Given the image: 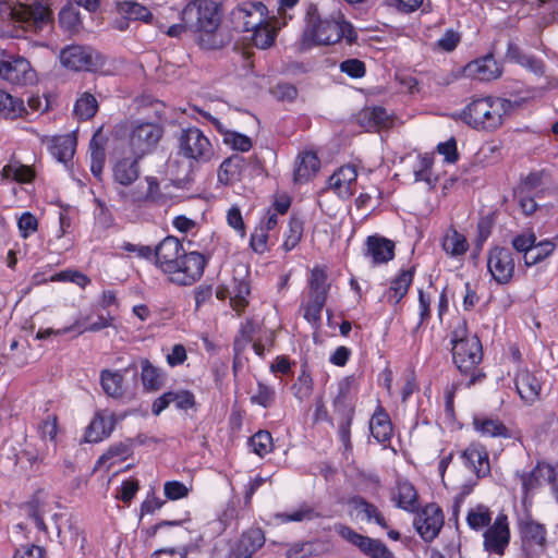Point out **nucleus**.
Returning <instances> with one entry per match:
<instances>
[{"mask_svg": "<svg viewBox=\"0 0 558 558\" xmlns=\"http://www.w3.org/2000/svg\"><path fill=\"white\" fill-rule=\"evenodd\" d=\"M555 250V244L549 240L535 243L533 251L525 258V266L536 265L548 257Z\"/></svg>", "mask_w": 558, "mask_h": 558, "instance_id": "nucleus-53", "label": "nucleus"}, {"mask_svg": "<svg viewBox=\"0 0 558 558\" xmlns=\"http://www.w3.org/2000/svg\"><path fill=\"white\" fill-rule=\"evenodd\" d=\"M510 107V101L505 98H474L463 108L459 118L474 130L492 132L502 125Z\"/></svg>", "mask_w": 558, "mask_h": 558, "instance_id": "nucleus-5", "label": "nucleus"}, {"mask_svg": "<svg viewBox=\"0 0 558 558\" xmlns=\"http://www.w3.org/2000/svg\"><path fill=\"white\" fill-rule=\"evenodd\" d=\"M132 453V444L130 440L120 441L108 448V450L99 458L98 463L117 458L121 461L126 460Z\"/></svg>", "mask_w": 558, "mask_h": 558, "instance_id": "nucleus-55", "label": "nucleus"}, {"mask_svg": "<svg viewBox=\"0 0 558 558\" xmlns=\"http://www.w3.org/2000/svg\"><path fill=\"white\" fill-rule=\"evenodd\" d=\"M251 32V39L254 46L259 49H267L275 43L276 32L266 19H264L259 26L254 27Z\"/></svg>", "mask_w": 558, "mask_h": 558, "instance_id": "nucleus-46", "label": "nucleus"}, {"mask_svg": "<svg viewBox=\"0 0 558 558\" xmlns=\"http://www.w3.org/2000/svg\"><path fill=\"white\" fill-rule=\"evenodd\" d=\"M444 525L441 509L435 504H428L414 519V526L425 542L434 541Z\"/></svg>", "mask_w": 558, "mask_h": 558, "instance_id": "nucleus-14", "label": "nucleus"}, {"mask_svg": "<svg viewBox=\"0 0 558 558\" xmlns=\"http://www.w3.org/2000/svg\"><path fill=\"white\" fill-rule=\"evenodd\" d=\"M360 120L367 128H388L391 124L389 113L384 107L379 106L363 110Z\"/></svg>", "mask_w": 558, "mask_h": 558, "instance_id": "nucleus-41", "label": "nucleus"}, {"mask_svg": "<svg viewBox=\"0 0 558 558\" xmlns=\"http://www.w3.org/2000/svg\"><path fill=\"white\" fill-rule=\"evenodd\" d=\"M230 305L238 313H242L248 305L247 296L251 293V287L246 279L233 278L231 286Z\"/></svg>", "mask_w": 558, "mask_h": 558, "instance_id": "nucleus-37", "label": "nucleus"}, {"mask_svg": "<svg viewBox=\"0 0 558 558\" xmlns=\"http://www.w3.org/2000/svg\"><path fill=\"white\" fill-rule=\"evenodd\" d=\"M274 97L281 101H293L298 97V89L290 83H279L272 89Z\"/></svg>", "mask_w": 558, "mask_h": 558, "instance_id": "nucleus-64", "label": "nucleus"}, {"mask_svg": "<svg viewBox=\"0 0 558 558\" xmlns=\"http://www.w3.org/2000/svg\"><path fill=\"white\" fill-rule=\"evenodd\" d=\"M348 505L357 512V517L361 515V519L365 520L367 523L374 522L383 529L388 527L387 520L383 512L376 505L367 501L364 497L359 495L353 496L349 498Z\"/></svg>", "mask_w": 558, "mask_h": 558, "instance_id": "nucleus-23", "label": "nucleus"}, {"mask_svg": "<svg viewBox=\"0 0 558 558\" xmlns=\"http://www.w3.org/2000/svg\"><path fill=\"white\" fill-rule=\"evenodd\" d=\"M508 517L500 512L483 533V547L489 554L502 556L510 544Z\"/></svg>", "mask_w": 558, "mask_h": 558, "instance_id": "nucleus-13", "label": "nucleus"}, {"mask_svg": "<svg viewBox=\"0 0 558 558\" xmlns=\"http://www.w3.org/2000/svg\"><path fill=\"white\" fill-rule=\"evenodd\" d=\"M536 243V235L533 232L530 233H521L515 235L512 241V247L518 252L523 254V259L525 260L526 256L533 251Z\"/></svg>", "mask_w": 558, "mask_h": 558, "instance_id": "nucleus-57", "label": "nucleus"}, {"mask_svg": "<svg viewBox=\"0 0 558 558\" xmlns=\"http://www.w3.org/2000/svg\"><path fill=\"white\" fill-rule=\"evenodd\" d=\"M303 235V221L299 217L292 216L289 219L288 231L282 244L286 252L292 251L301 241Z\"/></svg>", "mask_w": 558, "mask_h": 558, "instance_id": "nucleus-50", "label": "nucleus"}, {"mask_svg": "<svg viewBox=\"0 0 558 558\" xmlns=\"http://www.w3.org/2000/svg\"><path fill=\"white\" fill-rule=\"evenodd\" d=\"M117 8L119 13L128 20L148 22L153 17L151 12L146 7L135 1L125 0L118 2Z\"/></svg>", "mask_w": 558, "mask_h": 558, "instance_id": "nucleus-43", "label": "nucleus"}, {"mask_svg": "<svg viewBox=\"0 0 558 558\" xmlns=\"http://www.w3.org/2000/svg\"><path fill=\"white\" fill-rule=\"evenodd\" d=\"M267 8L262 2L246 1L238 4L229 15L234 31L239 33L251 32L267 16Z\"/></svg>", "mask_w": 558, "mask_h": 558, "instance_id": "nucleus-9", "label": "nucleus"}, {"mask_svg": "<svg viewBox=\"0 0 558 558\" xmlns=\"http://www.w3.org/2000/svg\"><path fill=\"white\" fill-rule=\"evenodd\" d=\"M450 342L453 363L461 374L470 376L468 387L485 377L478 368L483 360L481 340L476 335L469 333L465 319H459L453 326Z\"/></svg>", "mask_w": 558, "mask_h": 558, "instance_id": "nucleus-4", "label": "nucleus"}, {"mask_svg": "<svg viewBox=\"0 0 558 558\" xmlns=\"http://www.w3.org/2000/svg\"><path fill=\"white\" fill-rule=\"evenodd\" d=\"M165 496L170 500H178L189 495V488L179 481H169L163 485Z\"/></svg>", "mask_w": 558, "mask_h": 558, "instance_id": "nucleus-61", "label": "nucleus"}, {"mask_svg": "<svg viewBox=\"0 0 558 558\" xmlns=\"http://www.w3.org/2000/svg\"><path fill=\"white\" fill-rule=\"evenodd\" d=\"M76 140L71 135L57 136L52 138L49 150L60 162H68L75 153Z\"/></svg>", "mask_w": 558, "mask_h": 558, "instance_id": "nucleus-34", "label": "nucleus"}, {"mask_svg": "<svg viewBox=\"0 0 558 558\" xmlns=\"http://www.w3.org/2000/svg\"><path fill=\"white\" fill-rule=\"evenodd\" d=\"M15 14L25 29L34 33L43 31L53 21L49 0H34L33 4L22 5L21 10Z\"/></svg>", "mask_w": 558, "mask_h": 558, "instance_id": "nucleus-12", "label": "nucleus"}, {"mask_svg": "<svg viewBox=\"0 0 558 558\" xmlns=\"http://www.w3.org/2000/svg\"><path fill=\"white\" fill-rule=\"evenodd\" d=\"M98 108L99 106L96 97L93 94L85 92L76 99L73 113L78 120L87 121L95 117Z\"/></svg>", "mask_w": 558, "mask_h": 558, "instance_id": "nucleus-40", "label": "nucleus"}, {"mask_svg": "<svg viewBox=\"0 0 558 558\" xmlns=\"http://www.w3.org/2000/svg\"><path fill=\"white\" fill-rule=\"evenodd\" d=\"M441 245L444 251L452 257L463 255L469 248L466 238L456 229H449L446 232Z\"/></svg>", "mask_w": 558, "mask_h": 558, "instance_id": "nucleus-38", "label": "nucleus"}, {"mask_svg": "<svg viewBox=\"0 0 558 558\" xmlns=\"http://www.w3.org/2000/svg\"><path fill=\"white\" fill-rule=\"evenodd\" d=\"M253 452L263 458L272 450V437L267 430H258L248 440Z\"/></svg>", "mask_w": 558, "mask_h": 558, "instance_id": "nucleus-51", "label": "nucleus"}, {"mask_svg": "<svg viewBox=\"0 0 558 558\" xmlns=\"http://www.w3.org/2000/svg\"><path fill=\"white\" fill-rule=\"evenodd\" d=\"M313 389V378L307 371L306 364H303L301 374L298 376L295 383L291 386L292 393L300 402H303L312 396Z\"/></svg>", "mask_w": 558, "mask_h": 558, "instance_id": "nucleus-42", "label": "nucleus"}, {"mask_svg": "<svg viewBox=\"0 0 558 558\" xmlns=\"http://www.w3.org/2000/svg\"><path fill=\"white\" fill-rule=\"evenodd\" d=\"M461 457L477 477H484L490 473L488 453L484 449L471 446L462 452Z\"/></svg>", "mask_w": 558, "mask_h": 558, "instance_id": "nucleus-25", "label": "nucleus"}, {"mask_svg": "<svg viewBox=\"0 0 558 558\" xmlns=\"http://www.w3.org/2000/svg\"><path fill=\"white\" fill-rule=\"evenodd\" d=\"M335 409L345 414H349V411H353L352 402L350 398V383L348 379H343L338 385V393L333 399Z\"/></svg>", "mask_w": 558, "mask_h": 558, "instance_id": "nucleus-52", "label": "nucleus"}, {"mask_svg": "<svg viewBox=\"0 0 558 558\" xmlns=\"http://www.w3.org/2000/svg\"><path fill=\"white\" fill-rule=\"evenodd\" d=\"M514 385L520 398L526 403H534L539 399L542 383L535 373L520 369L514 378Z\"/></svg>", "mask_w": 558, "mask_h": 558, "instance_id": "nucleus-20", "label": "nucleus"}, {"mask_svg": "<svg viewBox=\"0 0 558 558\" xmlns=\"http://www.w3.org/2000/svg\"><path fill=\"white\" fill-rule=\"evenodd\" d=\"M330 284L327 283V274L320 267H315L311 271L308 279V289H318L324 292H329Z\"/></svg>", "mask_w": 558, "mask_h": 558, "instance_id": "nucleus-63", "label": "nucleus"}, {"mask_svg": "<svg viewBox=\"0 0 558 558\" xmlns=\"http://www.w3.org/2000/svg\"><path fill=\"white\" fill-rule=\"evenodd\" d=\"M23 509L26 515L35 522L37 529L46 533L47 525L44 522L46 505L40 498L37 495L33 496L32 499L23 506Z\"/></svg>", "mask_w": 558, "mask_h": 558, "instance_id": "nucleus-47", "label": "nucleus"}, {"mask_svg": "<svg viewBox=\"0 0 558 558\" xmlns=\"http://www.w3.org/2000/svg\"><path fill=\"white\" fill-rule=\"evenodd\" d=\"M169 172L172 175L171 181L179 189H189L193 178V162L172 160L168 165Z\"/></svg>", "mask_w": 558, "mask_h": 558, "instance_id": "nucleus-33", "label": "nucleus"}, {"mask_svg": "<svg viewBox=\"0 0 558 558\" xmlns=\"http://www.w3.org/2000/svg\"><path fill=\"white\" fill-rule=\"evenodd\" d=\"M178 155L196 163H204L214 156L209 138L197 128L182 129L178 136Z\"/></svg>", "mask_w": 558, "mask_h": 558, "instance_id": "nucleus-7", "label": "nucleus"}, {"mask_svg": "<svg viewBox=\"0 0 558 558\" xmlns=\"http://www.w3.org/2000/svg\"><path fill=\"white\" fill-rule=\"evenodd\" d=\"M320 168V161L313 151H304L298 156L294 169V182L303 183L313 178Z\"/></svg>", "mask_w": 558, "mask_h": 558, "instance_id": "nucleus-24", "label": "nucleus"}, {"mask_svg": "<svg viewBox=\"0 0 558 558\" xmlns=\"http://www.w3.org/2000/svg\"><path fill=\"white\" fill-rule=\"evenodd\" d=\"M325 302L308 301L302 306L304 308V318L313 326H318L322 322V311Z\"/></svg>", "mask_w": 558, "mask_h": 558, "instance_id": "nucleus-60", "label": "nucleus"}, {"mask_svg": "<svg viewBox=\"0 0 558 558\" xmlns=\"http://www.w3.org/2000/svg\"><path fill=\"white\" fill-rule=\"evenodd\" d=\"M154 260L171 283L183 287L202 278L208 258L198 252H185L179 239L168 235L154 248Z\"/></svg>", "mask_w": 558, "mask_h": 558, "instance_id": "nucleus-1", "label": "nucleus"}, {"mask_svg": "<svg viewBox=\"0 0 558 558\" xmlns=\"http://www.w3.org/2000/svg\"><path fill=\"white\" fill-rule=\"evenodd\" d=\"M464 72L472 78L488 82L501 75V68L494 58L493 52H489L484 57L469 62L464 68Z\"/></svg>", "mask_w": 558, "mask_h": 558, "instance_id": "nucleus-17", "label": "nucleus"}, {"mask_svg": "<svg viewBox=\"0 0 558 558\" xmlns=\"http://www.w3.org/2000/svg\"><path fill=\"white\" fill-rule=\"evenodd\" d=\"M521 480L522 490L525 496L542 485L544 482L551 483L555 489V484L558 483V464L551 466L550 464L538 462L532 471L517 473Z\"/></svg>", "mask_w": 558, "mask_h": 558, "instance_id": "nucleus-16", "label": "nucleus"}, {"mask_svg": "<svg viewBox=\"0 0 558 558\" xmlns=\"http://www.w3.org/2000/svg\"><path fill=\"white\" fill-rule=\"evenodd\" d=\"M365 246V256L369 257L374 265L386 264L395 257V243L387 238L369 235Z\"/></svg>", "mask_w": 558, "mask_h": 558, "instance_id": "nucleus-19", "label": "nucleus"}, {"mask_svg": "<svg viewBox=\"0 0 558 558\" xmlns=\"http://www.w3.org/2000/svg\"><path fill=\"white\" fill-rule=\"evenodd\" d=\"M100 385L105 393L112 398L123 396V375L119 371L104 369L100 373Z\"/></svg>", "mask_w": 558, "mask_h": 558, "instance_id": "nucleus-39", "label": "nucleus"}, {"mask_svg": "<svg viewBox=\"0 0 558 558\" xmlns=\"http://www.w3.org/2000/svg\"><path fill=\"white\" fill-rule=\"evenodd\" d=\"M517 525L522 558H544L548 546L546 526L529 513L519 518Z\"/></svg>", "mask_w": 558, "mask_h": 558, "instance_id": "nucleus-6", "label": "nucleus"}, {"mask_svg": "<svg viewBox=\"0 0 558 558\" xmlns=\"http://www.w3.org/2000/svg\"><path fill=\"white\" fill-rule=\"evenodd\" d=\"M116 420L113 414L97 412L86 427L85 441L99 442L108 438L114 429Z\"/></svg>", "mask_w": 558, "mask_h": 558, "instance_id": "nucleus-22", "label": "nucleus"}, {"mask_svg": "<svg viewBox=\"0 0 558 558\" xmlns=\"http://www.w3.org/2000/svg\"><path fill=\"white\" fill-rule=\"evenodd\" d=\"M163 135L161 125L153 122L136 124L130 134V146L137 158H142L155 149Z\"/></svg>", "mask_w": 558, "mask_h": 558, "instance_id": "nucleus-11", "label": "nucleus"}, {"mask_svg": "<svg viewBox=\"0 0 558 558\" xmlns=\"http://www.w3.org/2000/svg\"><path fill=\"white\" fill-rule=\"evenodd\" d=\"M492 522V511L487 506L477 505L468 511L466 523L470 529L474 531H482L487 529Z\"/></svg>", "mask_w": 558, "mask_h": 558, "instance_id": "nucleus-44", "label": "nucleus"}, {"mask_svg": "<svg viewBox=\"0 0 558 558\" xmlns=\"http://www.w3.org/2000/svg\"><path fill=\"white\" fill-rule=\"evenodd\" d=\"M60 26L71 33L77 32L81 26L80 12L72 7L63 8L59 12Z\"/></svg>", "mask_w": 558, "mask_h": 558, "instance_id": "nucleus-54", "label": "nucleus"}, {"mask_svg": "<svg viewBox=\"0 0 558 558\" xmlns=\"http://www.w3.org/2000/svg\"><path fill=\"white\" fill-rule=\"evenodd\" d=\"M414 276V268L402 270L397 278H395L384 298L387 302L397 305L408 293Z\"/></svg>", "mask_w": 558, "mask_h": 558, "instance_id": "nucleus-28", "label": "nucleus"}, {"mask_svg": "<svg viewBox=\"0 0 558 558\" xmlns=\"http://www.w3.org/2000/svg\"><path fill=\"white\" fill-rule=\"evenodd\" d=\"M473 426L482 436L502 438L511 437L509 428L498 418L475 416L473 418Z\"/></svg>", "mask_w": 558, "mask_h": 558, "instance_id": "nucleus-30", "label": "nucleus"}, {"mask_svg": "<svg viewBox=\"0 0 558 558\" xmlns=\"http://www.w3.org/2000/svg\"><path fill=\"white\" fill-rule=\"evenodd\" d=\"M62 65L73 71H100L106 64V58L89 48L72 45L60 52Z\"/></svg>", "mask_w": 558, "mask_h": 558, "instance_id": "nucleus-8", "label": "nucleus"}, {"mask_svg": "<svg viewBox=\"0 0 558 558\" xmlns=\"http://www.w3.org/2000/svg\"><path fill=\"white\" fill-rule=\"evenodd\" d=\"M142 373L141 379L143 387L147 391H157L163 386L162 372L154 366L149 360L143 359L141 361Z\"/></svg>", "mask_w": 558, "mask_h": 558, "instance_id": "nucleus-35", "label": "nucleus"}, {"mask_svg": "<svg viewBox=\"0 0 558 558\" xmlns=\"http://www.w3.org/2000/svg\"><path fill=\"white\" fill-rule=\"evenodd\" d=\"M265 541V533L260 527L248 529L241 535L231 558H253V555L264 546Z\"/></svg>", "mask_w": 558, "mask_h": 558, "instance_id": "nucleus-18", "label": "nucleus"}, {"mask_svg": "<svg viewBox=\"0 0 558 558\" xmlns=\"http://www.w3.org/2000/svg\"><path fill=\"white\" fill-rule=\"evenodd\" d=\"M341 72L348 74L350 77L360 78L365 75V64L359 59H348L340 63Z\"/></svg>", "mask_w": 558, "mask_h": 558, "instance_id": "nucleus-62", "label": "nucleus"}, {"mask_svg": "<svg viewBox=\"0 0 558 558\" xmlns=\"http://www.w3.org/2000/svg\"><path fill=\"white\" fill-rule=\"evenodd\" d=\"M2 175L5 179H11L21 183H26L33 179L34 172L31 167L14 160L3 167Z\"/></svg>", "mask_w": 558, "mask_h": 558, "instance_id": "nucleus-48", "label": "nucleus"}, {"mask_svg": "<svg viewBox=\"0 0 558 558\" xmlns=\"http://www.w3.org/2000/svg\"><path fill=\"white\" fill-rule=\"evenodd\" d=\"M1 80L7 81L12 85L24 86L34 83L36 74L28 60L24 57L5 54Z\"/></svg>", "mask_w": 558, "mask_h": 558, "instance_id": "nucleus-15", "label": "nucleus"}, {"mask_svg": "<svg viewBox=\"0 0 558 558\" xmlns=\"http://www.w3.org/2000/svg\"><path fill=\"white\" fill-rule=\"evenodd\" d=\"M417 498V492L412 483L407 480L397 482V495L393 499L397 501L398 508L415 512L418 509Z\"/></svg>", "mask_w": 558, "mask_h": 558, "instance_id": "nucleus-32", "label": "nucleus"}, {"mask_svg": "<svg viewBox=\"0 0 558 558\" xmlns=\"http://www.w3.org/2000/svg\"><path fill=\"white\" fill-rule=\"evenodd\" d=\"M487 269L498 284H508L515 271L513 252L504 246H494L487 254Z\"/></svg>", "mask_w": 558, "mask_h": 558, "instance_id": "nucleus-10", "label": "nucleus"}, {"mask_svg": "<svg viewBox=\"0 0 558 558\" xmlns=\"http://www.w3.org/2000/svg\"><path fill=\"white\" fill-rule=\"evenodd\" d=\"M140 158H122L113 167V179L117 183L129 186L140 175Z\"/></svg>", "mask_w": 558, "mask_h": 558, "instance_id": "nucleus-29", "label": "nucleus"}, {"mask_svg": "<svg viewBox=\"0 0 558 558\" xmlns=\"http://www.w3.org/2000/svg\"><path fill=\"white\" fill-rule=\"evenodd\" d=\"M275 400H276L275 389L265 385L262 381H258L257 390L251 397V402L267 409L275 403Z\"/></svg>", "mask_w": 558, "mask_h": 558, "instance_id": "nucleus-56", "label": "nucleus"}, {"mask_svg": "<svg viewBox=\"0 0 558 558\" xmlns=\"http://www.w3.org/2000/svg\"><path fill=\"white\" fill-rule=\"evenodd\" d=\"M170 401L179 410H189L195 407V397L193 392L185 389L170 390Z\"/></svg>", "mask_w": 558, "mask_h": 558, "instance_id": "nucleus-59", "label": "nucleus"}, {"mask_svg": "<svg viewBox=\"0 0 558 558\" xmlns=\"http://www.w3.org/2000/svg\"><path fill=\"white\" fill-rule=\"evenodd\" d=\"M305 21L303 43L306 45H333L342 38L348 44H353L357 38L352 24L344 20L339 10L323 19L317 7L311 4L306 11Z\"/></svg>", "mask_w": 558, "mask_h": 558, "instance_id": "nucleus-3", "label": "nucleus"}, {"mask_svg": "<svg viewBox=\"0 0 558 558\" xmlns=\"http://www.w3.org/2000/svg\"><path fill=\"white\" fill-rule=\"evenodd\" d=\"M27 110L24 101L11 94L0 90V114L10 120H14L23 116Z\"/></svg>", "mask_w": 558, "mask_h": 558, "instance_id": "nucleus-36", "label": "nucleus"}, {"mask_svg": "<svg viewBox=\"0 0 558 558\" xmlns=\"http://www.w3.org/2000/svg\"><path fill=\"white\" fill-rule=\"evenodd\" d=\"M357 172L353 165L342 166L328 180L329 186L335 190L339 196L349 198L355 192Z\"/></svg>", "mask_w": 558, "mask_h": 558, "instance_id": "nucleus-21", "label": "nucleus"}, {"mask_svg": "<svg viewBox=\"0 0 558 558\" xmlns=\"http://www.w3.org/2000/svg\"><path fill=\"white\" fill-rule=\"evenodd\" d=\"M223 143L243 153L248 151L253 145L248 136L235 131L225 132Z\"/></svg>", "mask_w": 558, "mask_h": 558, "instance_id": "nucleus-58", "label": "nucleus"}, {"mask_svg": "<svg viewBox=\"0 0 558 558\" xmlns=\"http://www.w3.org/2000/svg\"><path fill=\"white\" fill-rule=\"evenodd\" d=\"M245 166V160L240 155H232L225 159L218 169V181L221 184L229 185L240 179V174Z\"/></svg>", "mask_w": 558, "mask_h": 558, "instance_id": "nucleus-31", "label": "nucleus"}, {"mask_svg": "<svg viewBox=\"0 0 558 558\" xmlns=\"http://www.w3.org/2000/svg\"><path fill=\"white\" fill-rule=\"evenodd\" d=\"M281 523L312 521L319 514L311 506L303 504L292 512H281L275 515Z\"/></svg>", "mask_w": 558, "mask_h": 558, "instance_id": "nucleus-49", "label": "nucleus"}, {"mask_svg": "<svg viewBox=\"0 0 558 558\" xmlns=\"http://www.w3.org/2000/svg\"><path fill=\"white\" fill-rule=\"evenodd\" d=\"M372 436L381 444L388 442L392 436V424L388 413L379 407L369 421Z\"/></svg>", "mask_w": 558, "mask_h": 558, "instance_id": "nucleus-27", "label": "nucleus"}, {"mask_svg": "<svg viewBox=\"0 0 558 558\" xmlns=\"http://www.w3.org/2000/svg\"><path fill=\"white\" fill-rule=\"evenodd\" d=\"M336 532L348 543L359 548V550L366 555L369 548V544L372 537L362 535L354 531L352 527L344 525V524H338L336 525Z\"/></svg>", "mask_w": 558, "mask_h": 558, "instance_id": "nucleus-45", "label": "nucleus"}, {"mask_svg": "<svg viewBox=\"0 0 558 558\" xmlns=\"http://www.w3.org/2000/svg\"><path fill=\"white\" fill-rule=\"evenodd\" d=\"M180 20L186 23L191 33L196 35L195 40L202 49L214 50L223 47V39L217 32L220 14L216 2L190 1L181 11Z\"/></svg>", "mask_w": 558, "mask_h": 558, "instance_id": "nucleus-2", "label": "nucleus"}, {"mask_svg": "<svg viewBox=\"0 0 558 558\" xmlns=\"http://www.w3.org/2000/svg\"><path fill=\"white\" fill-rule=\"evenodd\" d=\"M107 140L101 135V131L98 130L89 142L90 151V171L93 175L101 180L102 170L106 161V145Z\"/></svg>", "mask_w": 558, "mask_h": 558, "instance_id": "nucleus-26", "label": "nucleus"}]
</instances>
